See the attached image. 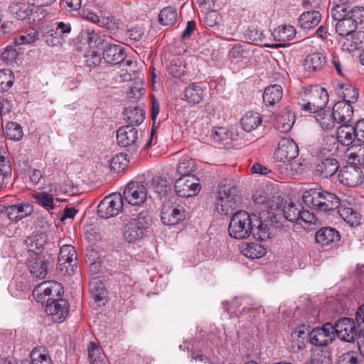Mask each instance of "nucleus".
<instances>
[{
	"label": "nucleus",
	"mask_w": 364,
	"mask_h": 364,
	"mask_svg": "<svg viewBox=\"0 0 364 364\" xmlns=\"http://www.w3.org/2000/svg\"><path fill=\"white\" fill-rule=\"evenodd\" d=\"M333 334L343 341L353 343L358 338V328L353 319L343 317L338 320L333 326Z\"/></svg>",
	"instance_id": "10"
},
{
	"label": "nucleus",
	"mask_w": 364,
	"mask_h": 364,
	"mask_svg": "<svg viewBox=\"0 0 364 364\" xmlns=\"http://www.w3.org/2000/svg\"><path fill=\"white\" fill-rule=\"evenodd\" d=\"M33 205L30 203H19L4 207L1 210L11 221L17 222L31 214Z\"/></svg>",
	"instance_id": "20"
},
{
	"label": "nucleus",
	"mask_w": 364,
	"mask_h": 364,
	"mask_svg": "<svg viewBox=\"0 0 364 364\" xmlns=\"http://www.w3.org/2000/svg\"><path fill=\"white\" fill-rule=\"evenodd\" d=\"M76 260V253L72 245H63L60 250L58 265L65 264Z\"/></svg>",
	"instance_id": "48"
},
{
	"label": "nucleus",
	"mask_w": 364,
	"mask_h": 364,
	"mask_svg": "<svg viewBox=\"0 0 364 364\" xmlns=\"http://www.w3.org/2000/svg\"><path fill=\"white\" fill-rule=\"evenodd\" d=\"M299 155V147L291 138H282L278 143L274 152V158L280 162H289Z\"/></svg>",
	"instance_id": "13"
},
{
	"label": "nucleus",
	"mask_w": 364,
	"mask_h": 364,
	"mask_svg": "<svg viewBox=\"0 0 364 364\" xmlns=\"http://www.w3.org/2000/svg\"><path fill=\"white\" fill-rule=\"evenodd\" d=\"M253 214H250L245 210L235 212L232 215L228 226L230 236L235 239L242 240L251 235Z\"/></svg>",
	"instance_id": "6"
},
{
	"label": "nucleus",
	"mask_w": 364,
	"mask_h": 364,
	"mask_svg": "<svg viewBox=\"0 0 364 364\" xmlns=\"http://www.w3.org/2000/svg\"><path fill=\"white\" fill-rule=\"evenodd\" d=\"M337 87L340 89L338 93L343 98L342 102L352 104L357 101L358 92L355 87L347 83H339Z\"/></svg>",
	"instance_id": "39"
},
{
	"label": "nucleus",
	"mask_w": 364,
	"mask_h": 364,
	"mask_svg": "<svg viewBox=\"0 0 364 364\" xmlns=\"http://www.w3.org/2000/svg\"><path fill=\"white\" fill-rule=\"evenodd\" d=\"M300 210L296 205L289 203L284 207V216L287 220L297 223L299 221Z\"/></svg>",
	"instance_id": "51"
},
{
	"label": "nucleus",
	"mask_w": 364,
	"mask_h": 364,
	"mask_svg": "<svg viewBox=\"0 0 364 364\" xmlns=\"http://www.w3.org/2000/svg\"><path fill=\"white\" fill-rule=\"evenodd\" d=\"M338 168V161L331 157L316 158L312 164V168L315 174L323 178L331 177L337 172Z\"/></svg>",
	"instance_id": "18"
},
{
	"label": "nucleus",
	"mask_w": 364,
	"mask_h": 364,
	"mask_svg": "<svg viewBox=\"0 0 364 364\" xmlns=\"http://www.w3.org/2000/svg\"><path fill=\"white\" fill-rule=\"evenodd\" d=\"M283 96V89L277 84L267 87L263 93V102L267 106H273L280 102Z\"/></svg>",
	"instance_id": "28"
},
{
	"label": "nucleus",
	"mask_w": 364,
	"mask_h": 364,
	"mask_svg": "<svg viewBox=\"0 0 364 364\" xmlns=\"http://www.w3.org/2000/svg\"><path fill=\"white\" fill-rule=\"evenodd\" d=\"M333 18L337 21L336 31L341 36L348 38L355 31L358 24L364 21V8H349L344 4H337L331 10Z\"/></svg>",
	"instance_id": "2"
},
{
	"label": "nucleus",
	"mask_w": 364,
	"mask_h": 364,
	"mask_svg": "<svg viewBox=\"0 0 364 364\" xmlns=\"http://www.w3.org/2000/svg\"><path fill=\"white\" fill-rule=\"evenodd\" d=\"M363 171L358 166L348 164L343 167L338 174L340 182L349 187H356L363 182Z\"/></svg>",
	"instance_id": "16"
},
{
	"label": "nucleus",
	"mask_w": 364,
	"mask_h": 364,
	"mask_svg": "<svg viewBox=\"0 0 364 364\" xmlns=\"http://www.w3.org/2000/svg\"><path fill=\"white\" fill-rule=\"evenodd\" d=\"M175 191L180 197L188 198L197 195L201 189L198 178L195 176L180 177L174 183Z\"/></svg>",
	"instance_id": "12"
},
{
	"label": "nucleus",
	"mask_w": 364,
	"mask_h": 364,
	"mask_svg": "<svg viewBox=\"0 0 364 364\" xmlns=\"http://www.w3.org/2000/svg\"><path fill=\"white\" fill-rule=\"evenodd\" d=\"M47 236L43 232L34 233L27 237L23 242L30 255L42 254L46 243Z\"/></svg>",
	"instance_id": "23"
},
{
	"label": "nucleus",
	"mask_w": 364,
	"mask_h": 364,
	"mask_svg": "<svg viewBox=\"0 0 364 364\" xmlns=\"http://www.w3.org/2000/svg\"><path fill=\"white\" fill-rule=\"evenodd\" d=\"M310 102L302 105V109L309 112L322 110L328 102V94L325 88L318 85H310Z\"/></svg>",
	"instance_id": "11"
},
{
	"label": "nucleus",
	"mask_w": 364,
	"mask_h": 364,
	"mask_svg": "<svg viewBox=\"0 0 364 364\" xmlns=\"http://www.w3.org/2000/svg\"><path fill=\"white\" fill-rule=\"evenodd\" d=\"M124 114L129 123L128 125L132 127L139 125L145 119L144 105L130 106L124 110Z\"/></svg>",
	"instance_id": "27"
},
{
	"label": "nucleus",
	"mask_w": 364,
	"mask_h": 364,
	"mask_svg": "<svg viewBox=\"0 0 364 364\" xmlns=\"http://www.w3.org/2000/svg\"><path fill=\"white\" fill-rule=\"evenodd\" d=\"M211 136L215 142L220 143L228 139V131L224 127H215L212 130Z\"/></svg>",
	"instance_id": "58"
},
{
	"label": "nucleus",
	"mask_w": 364,
	"mask_h": 364,
	"mask_svg": "<svg viewBox=\"0 0 364 364\" xmlns=\"http://www.w3.org/2000/svg\"><path fill=\"white\" fill-rule=\"evenodd\" d=\"M335 339L333 325L325 323L321 328H315L309 333L308 340L316 346H326Z\"/></svg>",
	"instance_id": "15"
},
{
	"label": "nucleus",
	"mask_w": 364,
	"mask_h": 364,
	"mask_svg": "<svg viewBox=\"0 0 364 364\" xmlns=\"http://www.w3.org/2000/svg\"><path fill=\"white\" fill-rule=\"evenodd\" d=\"M316 120L319 123L321 127L326 131L332 130L336 122L333 116V112H321L318 114Z\"/></svg>",
	"instance_id": "49"
},
{
	"label": "nucleus",
	"mask_w": 364,
	"mask_h": 364,
	"mask_svg": "<svg viewBox=\"0 0 364 364\" xmlns=\"http://www.w3.org/2000/svg\"><path fill=\"white\" fill-rule=\"evenodd\" d=\"M249 36L250 38L256 44L262 43L265 38V35L263 33V32L258 30L251 31Z\"/></svg>",
	"instance_id": "64"
},
{
	"label": "nucleus",
	"mask_w": 364,
	"mask_h": 364,
	"mask_svg": "<svg viewBox=\"0 0 364 364\" xmlns=\"http://www.w3.org/2000/svg\"><path fill=\"white\" fill-rule=\"evenodd\" d=\"M178 18V12L176 8L166 6L161 10L159 14V22L164 26H173Z\"/></svg>",
	"instance_id": "36"
},
{
	"label": "nucleus",
	"mask_w": 364,
	"mask_h": 364,
	"mask_svg": "<svg viewBox=\"0 0 364 364\" xmlns=\"http://www.w3.org/2000/svg\"><path fill=\"white\" fill-rule=\"evenodd\" d=\"M299 104L302 107L304 103H309L310 102V86L308 87H301L297 93Z\"/></svg>",
	"instance_id": "61"
},
{
	"label": "nucleus",
	"mask_w": 364,
	"mask_h": 364,
	"mask_svg": "<svg viewBox=\"0 0 364 364\" xmlns=\"http://www.w3.org/2000/svg\"><path fill=\"white\" fill-rule=\"evenodd\" d=\"M123 197L120 193H112L105 197L97 206L98 215L105 219L117 216L123 210Z\"/></svg>",
	"instance_id": "7"
},
{
	"label": "nucleus",
	"mask_w": 364,
	"mask_h": 364,
	"mask_svg": "<svg viewBox=\"0 0 364 364\" xmlns=\"http://www.w3.org/2000/svg\"><path fill=\"white\" fill-rule=\"evenodd\" d=\"M299 221L297 224L302 225L303 224H313L316 222V218L315 215L306 210H300L299 213Z\"/></svg>",
	"instance_id": "57"
},
{
	"label": "nucleus",
	"mask_w": 364,
	"mask_h": 364,
	"mask_svg": "<svg viewBox=\"0 0 364 364\" xmlns=\"http://www.w3.org/2000/svg\"><path fill=\"white\" fill-rule=\"evenodd\" d=\"M59 269L62 274L65 275H72L75 273V269L77 268V264L75 260L72 262H68L65 264L58 265Z\"/></svg>",
	"instance_id": "62"
},
{
	"label": "nucleus",
	"mask_w": 364,
	"mask_h": 364,
	"mask_svg": "<svg viewBox=\"0 0 364 364\" xmlns=\"http://www.w3.org/2000/svg\"><path fill=\"white\" fill-rule=\"evenodd\" d=\"M144 29L139 26H134L127 30L126 36L134 41H139L142 38Z\"/></svg>",
	"instance_id": "56"
},
{
	"label": "nucleus",
	"mask_w": 364,
	"mask_h": 364,
	"mask_svg": "<svg viewBox=\"0 0 364 364\" xmlns=\"http://www.w3.org/2000/svg\"><path fill=\"white\" fill-rule=\"evenodd\" d=\"M188 213L186 208L180 204H171L169 201L163 204L161 219L166 225H175L184 220Z\"/></svg>",
	"instance_id": "9"
},
{
	"label": "nucleus",
	"mask_w": 364,
	"mask_h": 364,
	"mask_svg": "<svg viewBox=\"0 0 364 364\" xmlns=\"http://www.w3.org/2000/svg\"><path fill=\"white\" fill-rule=\"evenodd\" d=\"M152 225L151 217L146 210L133 213L124 220L123 238L129 244L136 243L145 237Z\"/></svg>",
	"instance_id": "3"
},
{
	"label": "nucleus",
	"mask_w": 364,
	"mask_h": 364,
	"mask_svg": "<svg viewBox=\"0 0 364 364\" xmlns=\"http://www.w3.org/2000/svg\"><path fill=\"white\" fill-rule=\"evenodd\" d=\"M55 28L50 29V36L56 35L62 40L67 38L72 31V26L70 23L63 21L56 22L55 23Z\"/></svg>",
	"instance_id": "50"
},
{
	"label": "nucleus",
	"mask_w": 364,
	"mask_h": 364,
	"mask_svg": "<svg viewBox=\"0 0 364 364\" xmlns=\"http://www.w3.org/2000/svg\"><path fill=\"white\" fill-rule=\"evenodd\" d=\"M147 196L146 186L141 182H129L123 192V197L129 204L140 205L143 204Z\"/></svg>",
	"instance_id": "14"
},
{
	"label": "nucleus",
	"mask_w": 364,
	"mask_h": 364,
	"mask_svg": "<svg viewBox=\"0 0 364 364\" xmlns=\"http://www.w3.org/2000/svg\"><path fill=\"white\" fill-rule=\"evenodd\" d=\"M302 198L307 206L314 210L323 212L338 209L341 203L336 195L324 191L320 187L305 191Z\"/></svg>",
	"instance_id": "4"
},
{
	"label": "nucleus",
	"mask_w": 364,
	"mask_h": 364,
	"mask_svg": "<svg viewBox=\"0 0 364 364\" xmlns=\"http://www.w3.org/2000/svg\"><path fill=\"white\" fill-rule=\"evenodd\" d=\"M53 266V259L48 254L29 255L28 267L31 274L36 278L44 279L48 269Z\"/></svg>",
	"instance_id": "8"
},
{
	"label": "nucleus",
	"mask_w": 364,
	"mask_h": 364,
	"mask_svg": "<svg viewBox=\"0 0 364 364\" xmlns=\"http://www.w3.org/2000/svg\"><path fill=\"white\" fill-rule=\"evenodd\" d=\"M278 41L286 42L292 40L296 36V30L292 26H282L273 33Z\"/></svg>",
	"instance_id": "45"
},
{
	"label": "nucleus",
	"mask_w": 364,
	"mask_h": 364,
	"mask_svg": "<svg viewBox=\"0 0 364 364\" xmlns=\"http://www.w3.org/2000/svg\"><path fill=\"white\" fill-rule=\"evenodd\" d=\"M321 14L316 10L307 11L300 15L299 23L304 30L316 27L321 21Z\"/></svg>",
	"instance_id": "31"
},
{
	"label": "nucleus",
	"mask_w": 364,
	"mask_h": 364,
	"mask_svg": "<svg viewBox=\"0 0 364 364\" xmlns=\"http://www.w3.org/2000/svg\"><path fill=\"white\" fill-rule=\"evenodd\" d=\"M355 323L360 333H364V304L361 305L357 309L355 314Z\"/></svg>",
	"instance_id": "59"
},
{
	"label": "nucleus",
	"mask_w": 364,
	"mask_h": 364,
	"mask_svg": "<svg viewBox=\"0 0 364 364\" xmlns=\"http://www.w3.org/2000/svg\"><path fill=\"white\" fill-rule=\"evenodd\" d=\"M336 139L343 146H350L357 139L354 127L350 124L341 125L337 129Z\"/></svg>",
	"instance_id": "29"
},
{
	"label": "nucleus",
	"mask_w": 364,
	"mask_h": 364,
	"mask_svg": "<svg viewBox=\"0 0 364 364\" xmlns=\"http://www.w3.org/2000/svg\"><path fill=\"white\" fill-rule=\"evenodd\" d=\"M350 39L352 44L354 46L355 49H360L363 47L364 43V31H354L348 36V41Z\"/></svg>",
	"instance_id": "55"
},
{
	"label": "nucleus",
	"mask_w": 364,
	"mask_h": 364,
	"mask_svg": "<svg viewBox=\"0 0 364 364\" xmlns=\"http://www.w3.org/2000/svg\"><path fill=\"white\" fill-rule=\"evenodd\" d=\"M38 36V33L37 31H34L33 33L22 34L14 38V43L18 46L29 44L33 43Z\"/></svg>",
	"instance_id": "54"
},
{
	"label": "nucleus",
	"mask_w": 364,
	"mask_h": 364,
	"mask_svg": "<svg viewBox=\"0 0 364 364\" xmlns=\"http://www.w3.org/2000/svg\"><path fill=\"white\" fill-rule=\"evenodd\" d=\"M315 240L320 246L331 249L338 245L341 240V234L334 228L322 227L316 231Z\"/></svg>",
	"instance_id": "17"
},
{
	"label": "nucleus",
	"mask_w": 364,
	"mask_h": 364,
	"mask_svg": "<svg viewBox=\"0 0 364 364\" xmlns=\"http://www.w3.org/2000/svg\"><path fill=\"white\" fill-rule=\"evenodd\" d=\"M326 63L323 52H315L306 56L304 66L310 73L318 72L323 69Z\"/></svg>",
	"instance_id": "26"
},
{
	"label": "nucleus",
	"mask_w": 364,
	"mask_h": 364,
	"mask_svg": "<svg viewBox=\"0 0 364 364\" xmlns=\"http://www.w3.org/2000/svg\"><path fill=\"white\" fill-rule=\"evenodd\" d=\"M295 122V116L291 112H284L276 118V128L281 132H288Z\"/></svg>",
	"instance_id": "35"
},
{
	"label": "nucleus",
	"mask_w": 364,
	"mask_h": 364,
	"mask_svg": "<svg viewBox=\"0 0 364 364\" xmlns=\"http://www.w3.org/2000/svg\"><path fill=\"white\" fill-rule=\"evenodd\" d=\"M333 116L338 124H348L353 119V109L351 104L338 102L333 107Z\"/></svg>",
	"instance_id": "21"
},
{
	"label": "nucleus",
	"mask_w": 364,
	"mask_h": 364,
	"mask_svg": "<svg viewBox=\"0 0 364 364\" xmlns=\"http://www.w3.org/2000/svg\"><path fill=\"white\" fill-rule=\"evenodd\" d=\"M204 96V90L201 85L193 83L185 90V98L191 105L199 103Z\"/></svg>",
	"instance_id": "34"
},
{
	"label": "nucleus",
	"mask_w": 364,
	"mask_h": 364,
	"mask_svg": "<svg viewBox=\"0 0 364 364\" xmlns=\"http://www.w3.org/2000/svg\"><path fill=\"white\" fill-rule=\"evenodd\" d=\"M240 252L251 259H259L266 254V249L263 245L255 242H246L240 247Z\"/></svg>",
	"instance_id": "30"
},
{
	"label": "nucleus",
	"mask_w": 364,
	"mask_h": 364,
	"mask_svg": "<svg viewBox=\"0 0 364 364\" xmlns=\"http://www.w3.org/2000/svg\"><path fill=\"white\" fill-rule=\"evenodd\" d=\"M87 350L90 364H107L100 356L99 348L94 342L90 343Z\"/></svg>",
	"instance_id": "52"
},
{
	"label": "nucleus",
	"mask_w": 364,
	"mask_h": 364,
	"mask_svg": "<svg viewBox=\"0 0 364 364\" xmlns=\"http://www.w3.org/2000/svg\"><path fill=\"white\" fill-rule=\"evenodd\" d=\"M4 130L6 136L11 140L19 141L23 136V129L17 122H7Z\"/></svg>",
	"instance_id": "43"
},
{
	"label": "nucleus",
	"mask_w": 364,
	"mask_h": 364,
	"mask_svg": "<svg viewBox=\"0 0 364 364\" xmlns=\"http://www.w3.org/2000/svg\"><path fill=\"white\" fill-rule=\"evenodd\" d=\"M138 139V131L134 127L125 125L117 132V140L119 145L127 147L134 145Z\"/></svg>",
	"instance_id": "22"
},
{
	"label": "nucleus",
	"mask_w": 364,
	"mask_h": 364,
	"mask_svg": "<svg viewBox=\"0 0 364 364\" xmlns=\"http://www.w3.org/2000/svg\"><path fill=\"white\" fill-rule=\"evenodd\" d=\"M262 122V117L259 113L250 112L240 119V124L246 132H251L256 129Z\"/></svg>",
	"instance_id": "38"
},
{
	"label": "nucleus",
	"mask_w": 364,
	"mask_h": 364,
	"mask_svg": "<svg viewBox=\"0 0 364 364\" xmlns=\"http://www.w3.org/2000/svg\"><path fill=\"white\" fill-rule=\"evenodd\" d=\"M196 23L194 21L187 22L186 27L181 34V38L183 41L190 39L196 32Z\"/></svg>",
	"instance_id": "60"
},
{
	"label": "nucleus",
	"mask_w": 364,
	"mask_h": 364,
	"mask_svg": "<svg viewBox=\"0 0 364 364\" xmlns=\"http://www.w3.org/2000/svg\"><path fill=\"white\" fill-rule=\"evenodd\" d=\"M12 170L9 159L0 156V188L6 186L7 181L11 179Z\"/></svg>",
	"instance_id": "44"
},
{
	"label": "nucleus",
	"mask_w": 364,
	"mask_h": 364,
	"mask_svg": "<svg viewBox=\"0 0 364 364\" xmlns=\"http://www.w3.org/2000/svg\"><path fill=\"white\" fill-rule=\"evenodd\" d=\"M196 168V161L188 156H183L177 164L176 172L180 177L192 176Z\"/></svg>",
	"instance_id": "37"
},
{
	"label": "nucleus",
	"mask_w": 364,
	"mask_h": 364,
	"mask_svg": "<svg viewBox=\"0 0 364 364\" xmlns=\"http://www.w3.org/2000/svg\"><path fill=\"white\" fill-rule=\"evenodd\" d=\"M33 198L38 205L48 210L55 208L53 196L48 193H37L33 195Z\"/></svg>",
	"instance_id": "46"
},
{
	"label": "nucleus",
	"mask_w": 364,
	"mask_h": 364,
	"mask_svg": "<svg viewBox=\"0 0 364 364\" xmlns=\"http://www.w3.org/2000/svg\"><path fill=\"white\" fill-rule=\"evenodd\" d=\"M168 73L173 77H180L186 71V65L181 58L176 57L170 60L167 67Z\"/></svg>",
	"instance_id": "42"
},
{
	"label": "nucleus",
	"mask_w": 364,
	"mask_h": 364,
	"mask_svg": "<svg viewBox=\"0 0 364 364\" xmlns=\"http://www.w3.org/2000/svg\"><path fill=\"white\" fill-rule=\"evenodd\" d=\"M344 159L348 164L358 166L363 170L364 164V144L353 145L346 149Z\"/></svg>",
	"instance_id": "24"
},
{
	"label": "nucleus",
	"mask_w": 364,
	"mask_h": 364,
	"mask_svg": "<svg viewBox=\"0 0 364 364\" xmlns=\"http://www.w3.org/2000/svg\"><path fill=\"white\" fill-rule=\"evenodd\" d=\"M9 10L13 16L18 20H25L33 13V6L28 3H12Z\"/></svg>",
	"instance_id": "33"
},
{
	"label": "nucleus",
	"mask_w": 364,
	"mask_h": 364,
	"mask_svg": "<svg viewBox=\"0 0 364 364\" xmlns=\"http://www.w3.org/2000/svg\"><path fill=\"white\" fill-rule=\"evenodd\" d=\"M81 36L87 41L90 48H102L106 42L94 29L91 28L82 30Z\"/></svg>",
	"instance_id": "41"
},
{
	"label": "nucleus",
	"mask_w": 364,
	"mask_h": 364,
	"mask_svg": "<svg viewBox=\"0 0 364 364\" xmlns=\"http://www.w3.org/2000/svg\"><path fill=\"white\" fill-rule=\"evenodd\" d=\"M151 186L156 193L163 197L170 190L171 182L166 176H156L151 180Z\"/></svg>",
	"instance_id": "40"
},
{
	"label": "nucleus",
	"mask_w": 364,
	"mask_h": 364,
	"mask_svg": "<svg viewBox=\"0 0 364 364\" xmlns=\"http://www.w3.org/2000/svg\"><path fill=\"white\" fill-rule=\"evenodd\" d=\"M126 154L119 153L113 156L109 162L110 169L119 173L123 171L128 166V160Z\"/></svg>",
	"instance_id": "47"
},
{
	"label": "nucleus",
	"mask_w": 364,
	"mask_h": 364,
	"mask_svg": "<svg viewBox=\"0 0 364 364\" xmlns=\"http://www.w3.org/2000/svg\"><path fill=\"white\" fill-rule=\"evenodd\" d=\"M63 287L55 281L43 282L37 286L33 293L36 301L46 304V312L50 319L55 323H61L69 313V304L62 299Z\"/></svg>",
	"instance_id": "1"
},
{
	"label": "nucleus",
	"mask_w": 364,
	"mask_h": 364,
	"mask_svg": "<svg viewBox=\"0 0 364 364\" xmlns=\"http://www.w3.org/2000/svg\"><path fill=\"white\" fill-rule=\"evenodd\" d=\"M238 189L230 180H225L219 187L215 201V209L218 213L228 215L238 208Z\"/></svg>",
	"instance_id": "5"
},
{
	"label": "nucleus",
	"mask_w": 364,
	"mask_h": 364,
	"mask_svg": "<svg viewBox=\"0 0 364 364\" xmlns=\"http://www.w3.org/2000/svg\"><path fill=\"white\" fill-rule=\"evenodd\" d=\"M357 140L364 141V119L359 120L354 127Z\"/></svg>",
	"instance_id": "63"
},
{
	"label": "nucleus",
	"mask_w": 364,
	"mask_h": 364,
	"mask_svg": "<svg viewBox=\"0 0 364 364\" xmlns=\"http://www.w3.org/2000/svg\"><path fill=\"white\" fill-rule=\"evenodd\" d=\"M91 291L94 294L96 301H102L105 296L104 285L99 280L94 279L90 284Z\"/></svg>",
	"instance_id": "53"
},
{
	"label": "nucleus",
	"mask_w": 364,
	"mask_h": 364,
	"mask_svg": "<svg viewBox=\"0 0 364 364\" xmlns=\"http://www.w3.org/2000/svg\"><path fill=\"white\" fill-rule=\"evenodd\" d=\"M101 48L103 49V58L107 63L117 65L124 62L126 51L119 45L106 41Z\"/></svg>",
	"instance_id": "19"
},
{
	"label": "nucleus",
	"mask_w": 364,
	"mask_h": 364,
	"mask_svg": "<svg viewBox=\"0 0 364 364\" xmlns=\"http://www.w3.org/2000/svg\"><path fill=\"white\" fill-rule=\"evenodd\" d=\"M340 216L350 226H358L360 224V214L350 207L341 205L338 208Z\"/></svg>",
	"instance_id": "32"
},
{
	"label": "nucleus",
	"mask_w": 364,
	"mask_h": 364,
	"mask_svg": "<svg viewBox=\"0 0 364 364\" xmlns=\"http://www.w3.org/2000/svg\"><path fill=\"white\" fill-rule=\"evenodd\" d=\"M251 235L255 239L260 241L268 240L271 235L269 222L266 220H262L256 214H253V225Z\"/></svg>",
	"instance_id": "25"
}]
</instances>
